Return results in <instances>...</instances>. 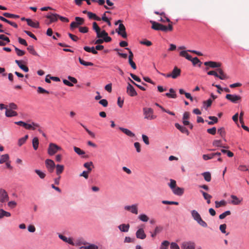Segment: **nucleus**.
<instances>
[{
    "label": "nucleus",
    "instance_id": "nucleus-1",
    "mask_svg": "<svg viewBox=\"0 0 249 249\" xmlns=\"http://www.w3.org/2000/svg\"><path fill=\"white\" fill-rule=\"evenodd\" d=\"M150 22L152 24V28L155 30L167 32L168 31H172L173 29V25L171 24H169L166 26L152 20H151Z\"/></svg>",
    "mask_w": 249,
    "mask_h": 249
},
{
    "label": "nucleus",
    "instance_id": "nucleus-2",
    "mask_svg": "<svg viewBox=\"0 0 249 249\" xmlns=\"http://www.w3.org/2000/svg\"><path fill=\"white\" fill-rule=\"evenodd\" d=\"M143 112L145 119L152 120L157 118V116L154 115V111L151 108L144 107Z\"/></svg>",
    "mask_w": 249,
    "mask_h": 249
},
{
    "label": "nucleus",
    "instance_id": "nucleus-3",
    "mask_svg": "<svg viewBox=\"0 0 249 249\" xmlns=\"http://www.w3.org/2000/svg\"><path fill=\"white\" fill-rule=\"evenodd\" d=\"M118 23H120L119 27L118 29L116 30V32L118 34V35L121 36L123 38H126L127 37V34L125 31V27L124 25L122 23V21L121 20H118L115 24H117Z\"/></svg>",
    "mask_w": 249,
    "mask_h": 249
},
{
    "label": "nucleus",
    "instance_id": "nucleus-4",
    "mask_svg": "<svg viewBox=\"0 0 249 249\" xmlns=\"http://www.w3.org/2000/svg\"><path fill=\"white\" fill-rule=\"evenodd\" d=\"M61 148L53 143L49 144L48 149V153L50 156H53L58 151L60 150Z\"/></svg>",
    "mask_w": 249,
    "mask_h": 249
},
{
    "label": "nucleus",
    "instance_id": "nucleus-5",
    "mask_svg": "<svg viewBox=\"0 0 249 249\" xmlns=\"http://www.w3.org/2000/svg\"><path fill=\"white\" fill-rule=\"evenodd\" d=\"M226 98L233 103H237L241 100V97L236 94H227Z\"/></svg>",
    "mask_w": 249,
    "mask_h": 249
},
{
    "label": "nucleus",
    "instance_id": "nucleus-6",
    "mask_svg": "<svg viewBox=\"0 0 249 249\" xmlns=\"http://www.w3.org/2000/svg\"><path fill=\"white\" fill-rule=\"evenodd\" d=\"M181 73V70L177 67H175L171 73L167 74V77H172L173 79H176L178 77Z\"/></svg>",
    "mask_w": 249,
    "mask_h": 249
},
{
    "label": "nucleus",
    "instance_id": "nucleus-7",
    "mask_svg": "<svg viewBox=\"0 0 249 249\" xmlns=\"http://www.w3.org/2000/svg\"><path fill=\"white\" fill-rule=\"evenodd\" d=\"M45 165L47 169L50 173H52L53 171L55 165L53 160L47 159L45 160Z\"/></svg>",
    "mask_w": 249,
    "mask_h": 249
},
{
    "label": "nucleus",
    "instance_id": "nucleus-8",
    "mask_svg": "<svg viewBox=\"0 0 249 249\" xmlns=\"http://www.w3.org/2000/svg\"><path fill=\"white\" fill-rule=\"evenodd\" d=\"M124 209L135 214L138 213V204H133L131 206L127 205L124 207Z\"/></svg>",
    "mask_w": 249,
    "mask_h": 249
},
{
    "label": "nucleus",
    "instance_id": "nucleus-9",
    "mask_svg": "<svg viewBox=\"0 0 249 249\" xmlns=\"http://www.w3.org/2000/svg\"><path fill=\"white\" fill-rule=\"evenodd\" d=\"M126 92L130 96L133 97L137 95V93L134 87L130 84H128L126 88Z\"/></svg>",
    "mask_w": 249,
    "mask_h": 249
},
{
    "label": "nucleus",
    "instance_id": "nucleus-10",
    "mask_svg": "<svg viewBox=\"0 0 249 249\" xmlns=\"http://www.w3.org/2000/svg\"><path fill=\"white\" fill-rule=\"evenodd\" d=\"M136 236L138 239L142 240H143L146 237V235L143 228H140L136 231Z\"/></svg>",
    "mask_w": 249,
    "mask_h": 249
},
{
    "label": "nucleus",
    "instance_id": "nucleus-11",
    "mask_svg": "<svg viewBox=\"0 0 249 249\" xmlns=\"http://www.w3.org/2000/svg\"><path fill=\"white\" fill-rule=\"evenodd\" d=\"M204 64L206 66H209L212 68H220L222 64L220 62H217L214 61H207L204 62Z\"/></svg>",
    "mask_w": 249,
    "mask_h": 249
},
{
    "label": "nucleus",
    "instance_id": "nucleus-12",
    "mask_svg": "<svg viewBox=\"0 0 249 249\" xmlns=\"http://www.w3.org/2000/svg\"><path fill=\"white\" fill-rule=\"evenodd\" d=\"M8 200L7 192L2 189H0V202H4Z\"/></svg>",
    "mask_w": 249,
    "mask_h": 249
},
{
    "label": "nucleus",
    "instance_id": "nucleus-13",
    "mask_svg": "<svg viewBox=\"0 0 249 249\" xmlns=\"http://www.w3.org/2000/svg\"><path fill=\"white\" fill-rule=\"evenodd\" d=\"M181 248L183 249H195V244L192 242H184L182 243Z\"/></svg>",
    "mask_w": 249,
    "mask_h": 249
},
{
    "label": "nucleus",
    "instance_id": "nucleus-14",
    "mask_svg": "<svg viewBox=\"0 0 249 249\" xmlns=\"http://www.w3.org/2000/svg\"><path fill=\"white\" fill-rule=\"evenodd\" d=\"M172 191L174 194L178 196H181L183 194L184 190L183 188L176 186Z\"/></svg>",
    "mask_w": 249,
    "mask_h": 249
},
{
    "label": "nucleus",
    "instance_id": "nucleus-15",
    "mask_svg": "<svg viewBox=\"0 0 249 249\" xmlns=\"http://www.w3.org/2000/svg\"><path fill=\"white\" fill-rule=\"evenodd\" d=\"M217 71L219 74L217 77L221 80H225L229 78V77L224 73V71L221 68L217 69Z\"/></svg>",
    "mask_w": 249,
    "mask_h": 249
},
{
    "label": "nucleus",
    "instance_id": "nucleus-16",
    "mask_svg": "<svg viewBox=\"0 0 249 249\" xmlns=\"http://www.w3.org/2000/svg\"><path fill=\"white\" fill-rule=\"evenodd\" d=\"M231 197L232 199V200L231 201V203L233 205H237L241 203V201H242V199H240L238 197H237V196L235 195H231Z\"/></svg>",
    "mask_w": 249,
    "mask_h": 249
},
{
    "label": "nucleus",
    "instance_id": "nucleus-17",
    "mask_svg": "<svg viewBox=\"0 0 249 249\" xmlns=\"http://www.w3.org/2000/svg\"><path fill=\"white\" fill-rule=\"evenodd\" d=\"M175 126L182 133H185V134H187V135H189V132L188 131V130L185 127L180 125L178 123L175 124Z\"/></svg>",
    "mask_w": 249,
    "mask_h": 249
},
{
    "label": "nucleus",
    "instance_id": "nucleus-18",
    "mask_svg": "<svg viewBox=\"0 0 249 249\" xmlns=\"http://www.w3.org/2000/svg\"><path fill=\"white\" fill-rule=\"evenodd\" d=\"M59 15L56 14H51L46 16V18L50 19V22L56 21Z\"/></svg>",
    "mask_w": 249,
    "mask_h": 249
},
{
    "label": "nucleus",
    "instance_id": "nucleus-19",
    "mask_svg": "<svg viewBox=\"0 0 249 249\" xmlns=\"http://www.w3.org/2000/svg\"><path fill=\"white\" fill-rule=\"evenodd\" d=\"M5 115L7 117H11L17 116L18 113L16 111H15L12 109L7 108L5 111Z\"/></svg>",
    "mask_w": 249,
    "mask_h": 249
},
{
    "label": "nucleus",
    "instance_id": "nucleus-20",
    "mask_svg": "<svg viewBox=\"0 0 249 249\" xmlns=\"http://www.w3.org/2000/svg\"><path fill=\"white\" fill-rule=\"evenodd\" d=\"M129 224H122L118 226L119 229L122 232H127L129 229Z\"/></svg>",
    "mask_w": 249,
    "mask_h": 249
},
{
    "label": "nucleus",
    "instance_id": "nucleus-21",
    "mask_svg": "<svg viewBox=\"0 0 249 249\" xmlns=\"http://www.w3.org/2000/svg\"><path fill=\"white\" fill-rule=\"evenodd\" d=\"M119 129L128 136L130 137H134L135 136V134L128 129L123 127H119Z\"/></svg>",
    "mask_w": 249,
    "mask_h": 249
},
{
    "label": "nucleus",
    "instance_id": "nucleus-22",
    "mask_svg": "<svg viewBox=\"0 0 249 249\" xmlns=\"http://www.w3.org/2000/svg\"><path fill=\"white\" fill-rule=\"evenodd\" d=\"M16 63L18 65V66L22 70L25 72H28L29 71V69L28 67L25 65H24L21 64V61L20 60H16Z\"/></svg>",
    "mask_w": 249,
    "mask_h": 249
},
{
    "label": "nucleus",
    "instance_id": "nucleus-23",
    "mask_svg": "<svg viewBox=\"0 0 249 249\" xmlns=\"http://www.w3.org/2000/svg\"><path fill=\"white\" fill-rule=\"evenodd\" d=\"M191 215L195 220L197 222L201 217L199 213L196 210L191 211Z\"/></svg>",
    "mask_w": 249,
    "mask_h": 249
},
{
    "label": "nucleus",
    "instance_id": "nucleus-24",
    "mask_svg": "<svg viewBox=\"0 0 249 249\" xmlns=\"http://www.w3.org/2000/svg\"><path fill=\"white\" fill-rule=\"evenodd\" d=\"M27 23L29 26L35 28H38L39 27L38 22H35L31 19H27Z\"/></svg>",
    "mask_w": 249,
    "mask_h": 249
},
{
    "label": "nucleus",
    "instance_id": "nucleus-25",
    "mask_svg": "<svg viewBox=\"0 0 249 249\" xmlns=\"http://www.w3.org/2000/svg\"><path fill=\"white\" fill-rule=\"evenodd\" d=\"M187 51H182L179 53V55L186 58L188 60H192V56L187 53Z\"/></svg>",
    "mask_w": 249,
    "mask_h": 249
},
{
    "label": "nucleus",
    "instance_id": "nucleus-26",
    "mask_svg": "<svg viewBox=\"0 0 249 249\" xmlns=\"http://www.w3.org/2000/svg\"><path fill=\"white\" fill-rule=\"evenodd\" d=\"M84 50L89 53H91L94 54H96L98 53L97 51L95 49L94 47H89L88 46H85L84 47Z\"/></svg>",
    "mask_w": 249,
    "mask_h": 249
},
{
    "label": "nucleus",
    "instance_id": "nucleus-27",
    "mask_svg": "<svg viewBox=\"0 0 249 249\" xmlns=\"http://www.w3.org/2000/svg\"><path fill=\"white\" fill-rule=\"evenodd\" d=\"M170 93H166L165 95L169 97L172 98H177V94H176V92L173 89H169Z\"/></svg>",
    "mask_w": 249,
    "mask_h": 249
},
{
    "label": "nucleus",
    "instance_id": "nucleus-28",
    "mask_svg": "<svg viewBox=\"0 0 249 249\" xmlns=\"http://www.w3.org/2000/svg\"><path fill=\"white\" fill-rule=\"evenodd\" d=\"M200 192L202 194L204 199L207 200V203L208 204H210L211 203V199L212 198V196L202 191H200Z\"/></svg>",
    "mask_w": 249,
    "mask_h": 249
},
{
    "label": "nucleus",
    "instance_id": "nucleus-29",
    "mask_svg": "<svg viewBox=\"0 0 249 249\" xmlns=\"http://www.w3.org/2000/svg\"><path fill=\"white\" fill-rule=\"evenodd\" d=\"M79 63L85 66H92L94 65L93 63L90 62H86L82 59L80 57L78 58Z\"/></svg>",
    "mask_w": 249,
    "mask_h": 249
},
{
    "label": "nucleus",
    "instance_id": "nucleus-30",
    "mask_svg": "<svg viewBox=\"0 0 249 249\" xmlns=\"http://www.w3.org/2000/svg\"><path fill=\"white\" fill-rule=\"evenodd\" d=\"M56 173L57 175H59L63 172L64 167L63 165L57 164L56 166Z\"/></svg>",
    "mask_w": 249,
    "mask_h": 249
},
{
    "label": "nucleus",
    "instance_id": "nucleus-31",
    "mask_svg": "<svg viewBox=\"0 0 249 249\" xmlns=\"http://www.w3.org/2000/svg\"><path fill=\"white\" fill-rule=\"evenodd\" d=\"M32 144L34 149L36 150L37 149L39 144V140L37 137H35L32 141Z\"/></svg>",
    "mask_w": 249,
    "mask_h": 249
},
{
    "label": "nucleus",
    "instance_id": "nucleus-32",
    "mask_svg": "<svg viewBox=\"0 0 249 249\" xmlns=\"http://www.w3.org/2000/svg\"><path fill=\"white\" fill-rule=\"evenodd\" d=\"M27 49L28 51V52L32 54L35 55V56L38 55V53H36V52L34 49L33 46L30 45V46H28L27 48Z\"/></svg>",
    "mask_w": 249,
    "mask_h": 249
},
{
    "label": "nucleus",
    "instance_id": "nucleus-33",
    "mask_svg": "<svg viewBox=\"0 0 249 249\" xmlns=\"http://www.w3.org/2000/svg\"><path fill=\"white\" fill-rule=\"evenodd\" d=\"M3 15L7 18H19L18 15L11 14L9 13H3Z\"/></svg>",
    "mask_w": 249,
    "mask_h": 249
},
{
    "label": "nucleus",
    "instance_id": "nucleus-34",
    "mask_svg": "<svg viewBox=\"0 0 249 249\" xmlns=\"http://www.w3.org/2000/svg\"><path fill=\"white\" fill-rule=\"evenodd\" d=\"M213 145L216 147H221L224 148H228V147L224 146L222 144V142L221 140H214L213 142Z\"/></svg>",
    "mask_w": 249,
    "mask_h": 249
},
{
    "label": "nucleus",
    "instance_id": "nucleus-35",
    "mask_svg": "<svg viewBox=\"0 0 249 249\" xmlns=\"http://www.w3.org/2000/svg\"><path fill=\"white\" fill-rule=\"evenodd\" d=\"M170 245V243L168 241H163L160 247V249H168L169 246Z\"/></svg>",
    "mask_w": 249,
    "mask_h": 249
},
{
    "label": "nucleus",
    "instance_id": "nucleus-36",
    "mask_svg": "<svg viewBox=\"0 0 249 249\" xmlns=\"http://www.w3.org/2000/svg\"><path fill=\"white\" fill-rule=\"evenodd\" d=\"M28 138V135H26L24 137H22V138L19 139L18 141V145L19 146H21L22 144H23L26 141V140H27Z\"/></svg>",
    "mask_w": 249,
    "mask_h": 249
},
{
    "label": "nucleus",
    "instance_id": "nucleus-37",
    "mask_svg": "<svg viewBox=\"0 0 249 249\" xmlns=\"http://www.w3.org/2000/svg\"><path fill=\"white\" fill-rule=\"evenodd\" d=\"M215 207L218 208L221 206H225L226 205V202L223 200L220 201H215Z\"/></svg>",
    "mask_w": 249,
    "mask_h": 249
},
{
    "label": "nucleus",
    "instance_id": "nucleus-38",
    "mask_svg": "<svg viewBox=\"0 0 249 249\" xmlns=\"http://www.w3.org/2000/svg\"><path fill=\"white\" fill-rule=\"evenodd\" d=\"M202 175L205 180L208 182H209L211 180V175L209 172H204L202 174Z\"/></svg>",
    "mask_w": 249,
    "mask_h": 249
},
{
    "label": "nucleus",
    "instance_id": "nucleus-39",
    "mask_svg": "<svg viewBox=\"0 0 249 249\" xmlns=\"http://www.w3.org/2000/svg\"><path fill=\"white\" fill-rule=\"evenodd\" d=\"M35 172L39 177V178L41 179L44 178L46 177L45 173L39 170L36 169L35 170Z\"/></svg>",
    "mask_w": 249,
    "mask_h": 249
},
{
    "label": "nucleus",
    "instance_id": "nucleus-40",
    "mask_svg": "<svg viewBox=\"0 0 249 249\" xmlns=\"http://www.w3.org/2000/svg\"><path fill=\"white\" fill-rule=\"evenodd\" d=\"M9 155L8 154H4L1 156L0 158V163H3L6 162L9 160Z\"/></svg>",
    "mask_w": 249,
    "mask_h": 249
},
{
    "label": "nucleus",
    "instance_id": "nucleus-41",
    "mask_svg": "<svg viewBox=\"0 0 249 249\" xmlns=\"http://www.w3.org/2000/svg\"><path fill=\"white\" fill-rule=\"evenodd\" d=\"M83 249H98V246L94 244H89L88 246L81 247Z\"/></svg>",
    "mask_w": 249,
    "mask_h": 249
},
{
    "label": "nucleus",
    "instance_id": "nucleus-42",
    "mask_svg": "<svg viewBox=\"0 0 249 249\" xmlns=\"http://www.w3.org/2000/svg\"><path fill=\"white\" fill-rule=\"evenodd\" d=\"M138 218L143 222H147L149 220L148 217L145 214H142L139 215Z\"/></svg>",
    "mask_w": 249,
    "mask_h": 249
},
{
    "label": "nucleus",
    "instance_id": "nucleus-43",
    "mask_svg": "<svg viewBox=\"0 0 249 249\" xmlns=\"http://www.w3.org/2000/svg\"><path fill=\"white\" fill-rule=\"evenodd\" d=\"M91 166H93V162L91 161L87 162L84 164V166L88 170V171L89 173L92 170L91 168L90 167Z\"/></svg>",
    "mask_w": 249,
    "mask_h": 249
},
{
    "label": "nucleus",
    "instance_id": "nucleus-44",
    "mask_svg": "<svg viewBox=\"0 0 249 249\" xmlns=\"http://www.w3.org/2000/svg\"><path fill=\"white\" fill-rule=\"evenodd\" d=\"M80 25H81V23H78L76 21H73L70 24V29L71 30H73L74 29L78 27Z\"/></svg>",
    "mask_w": 249,
    "mask_h": 249
},
{
    "label": "nucleus",
    "instance_id": "nucleus-45",
    "mask_svg": "<svg viewBox=\"0 0 249 249\" xmlns=\"http://www.w3.org/2000/svg\"><path fill=\"white\" fill-rule=\"evenodd\" d=\"M14 48L18 56H21L25 54V52L24 51L21 50L15 46H14Z\"/></svg>",
    "mask_w": 249,
    "mask_h": 249
},
{
    "label": "nucleus",
    "instance_id": "nucleus-46",
    "mask_svg": "<svg viewBox=\"0 0 249 249\" xmlns=\"http://www.w3.org/2000/svg\"><path fill=\"white\" fill-rule=\"evenodd\" d=\"M168 185L172 190L175 187L177 186L176 181L175 180L171 179L170 180V183L168 184Z\"/></svg>",
    "mask_w": 249,
    "mask_h": 249
},
{
    "label": "nucleus",
    "instance_id": "nucleus-47",
    "mask_svg": "<svg viewBox=\"0 0 249 249\" xmlns=\"http://www.w3.org/2000/svg\"><path fill=\"white\" fill-rule=\"evenodd\" d=\"M74 151L75 153H76L79 155H82L85 154V152L81 150L80 148L74 146L73 147Z\"/></svg>",
    "mask_w": 249,
    "mask_h": 249
},
{
    "label": "nucleus",
    "instance_id": "nucleus-48",
    "mask_svg": "<svg viewBox=\"0 0 249 249\" xmlns=\"http://www.w3.org/2000/svg\"><path fill=\"white\" fill-rule=\"evenodd\" d=\"M218 133L221 136L222 138H224L226 135V131L224 127H220L218 129Z\"/></svg>",
    "mask_w": 249,
    "mask_h": 249
},
{
    "label": "nucleus",
    "instance_id": "nucleus-49",
    "mask_svg": "<svg viewBox=\"0 0 249 249\" xmlns=\"http://www.w3.org/2000/svg\"><path fill=\"white\" fill-rule=\"evenodd\" d=\"M231 214V212L230 211H227L225 212L224 213H222V214H221L219 215V218L220 219H223L225 218L227 216L230 215Z\"/></svg>",
    "mask_w": 249,
    "mask_h": 249
},
{
    "label": "nucleus",
    "instance_id": "nucleus-50",
    "mask_svg": "<svg viewBox=\"0 0 249 249\" xmlns=\"http://www.w3.org/2000/svg\"><path fill=\"white\" fill-rule=\"evenodd\" d=\"M93 30L95 31L96 34L99 35L98 32L100 31V28L98 25L97 23L96 22H94L93 23Z\"/></svg>",
    "mask_w": 249,
    "mask_h": 249
},
{
    "label": "nucleus",
    "instance_id": "nucleus-51",
    "mask_svg": "<svg viewBox=\"0 0 249 249\" xmlns=\"http://www.w3.org/2000/svg\"><path fill=\"white\" fill-rule=\"evenodd\" d=\"M99 35H97V37L98 38H104L105 36H107L108 34L105 30H103L101 31V30L98 32Z\"/></svg>",
    "mask_w": 249,
    "mask_h": 249
},
{
    "label": "nucleus",
    "instance_id": "nucleus-52",
    "mask_svg": "<svg viewBox=\"0 0 249 249\" xmlns=\"http://www.w3.org/2000/svg\"><path fill=\"white\" fill-rule=\"evenodd\" d=\"M81 125L84 128L86 131L92 138H94L95 137V135L93 132L89 130L86 126H85L83 124H81Z\"/></svg>",
    "mask_w": 249,
    "mask_h": 249
},
{
    "label": "nucleus",
    "instance_id": "nucleus-53",
    "mask_svg": "<svg viewBox=\"0 0 249 249\" xmlns=\"http://www.w3.org/2000/svg\"><path fill=\"white\" fill-rule=\"evenodd\" d=\"M162 203L163 204H168V205H178V202L177 201H167V200H162Z\"/></svg>",
    "mask_w": 249,
    "mask_h": 249
},
{
    "label": "nucleus",
    "instance_id": "nucleus-54",
    "mask_svg": "<svg viewBox=\"0 0 249 249\" xmlns=\"http://www.w3.org/2000/svg\"><path fill=\"white\" fill-rule=\"evenodd\" d=\"M214 158V155L213 153H211L209 154H204L203 155V159L206 160L210 159H212Z\"/></svg>",
    "mask_w": 249,
    "mask_h": 249
},
{
    "label": "nucleus",
    "instance_id": "nucleus-55",
    "mask_svg": "<svg viewBox=\"0 0 249 249\" xmlns=\"http://www.w3.org/2000/svg\"><path fill=\"white\" fill-rule=\"evenodd\" d=\"M159 21L165 23V22H167L169 23V24H172V22H171L169 18L164 16L163 18H160L159 19Z\"/></svg>",
    "mask_w": 249,
    "mask_h": 249
},
{
    "label": "nucleus",
    "instance_id": "nucleus-56",
    "mask_svg": "<svg viewBox=\"0 0 249 249\" xmlns=\"http://www.w3.org/2000/svg\"><path fill=\"white\" fill-rule=\"evenodd\" d=\"M197 222L203 227L206 228L208 226L207 224L201 218Z\"/></svg>",
    "mask_w": 249,
    "mask_h": 249
},
{
    "label": "nucleus",
    "instance_id": "nucleus-57",
    "mask_svg": "<svg viewBox=\"0 0 249 249\" xmlns=\"http://www.w3.org/2000/svg\"><path fill=\"white\" fill-rule=\"evenodd\" d=\"M207 132L212 135H215L216 132V129L215 127H213L211 128H209L207 130Z\"/></svg>",
    "mask_w": 249,
    "mask_h": 249
},
{
    "label": "nucleus",
    "instance_id": "nucleus-58",
    "mask_svg": "<svg viewBox=\"0 0 249 249\" xmlns=\"http://www.w3.org/2000/svg\"><path fill=\"white\" fill-rule=\"evenodd\" d=\"M142 139L143 141V142L146 144L148 145L149 144V138L148 137L144 134L142 135Z\"/></svg>",
    "mask_w": 249,
    "mask_h": 249
},
{
    "label": "nucleus",
    "instance_id": "nucleus-59",
    "mask_svg": "<svg viewBox=\"0 0 249 249\" xmlns=\"http://www.w3.org/2000/svg\"><path fill=\"white\" fill-rule=\"evenodd\" d=\"M68 36L73 41L76 42L79 39V38L76 36H75L71 33H68Z\"/></svg>",
    "mask_w": 249,
    "mask_h": 249
},
{
    "label": "nucleus",
    "instance_id": "nucleus-60",
    "mask_svg": "<svg viewBox=\"0 0 249 249\" xmlns=\"http://www.w3.org/2000/svg\"><path fill=\"white\" fill-rule=\"evenodd\" d=\"M79 31L82 33H86L88 32L89 29L87 27H79Z\"/></svg>",
    "mask_w": 249,
    "mask_h": 249
},
{
    "label": "nucleus",
    "instance_id": "nucleus-61",
    "mask_svg": "<svg viewBox=\"0 0 249 249\" xmlns=\"http://www.w3.org/2000/svg\"><path fill=\"white\" fill-rule=\"evenodd\" d=\"M212 103V101L210 99L203 102L204 106L205 107L206 106L207 107H210L211 106Z\"/></svg>",
    "mask_w": 249,
    "mask_h": 249
},
{
    "label": "nucleus",
    "instance_id": "nucleus-62",
    "mask_svg": "<svg viewBox=\"0 0 249 249\" xmlns=\"http://www.w3.org/2000/svg\"><path fill=\"white\" fill-rule=\"evenodd\" d=\"M18 42L20 44H22V45H24L25 46H27V45H28L26 41L24 39H23V38H22L21 37H18Z\"/></svg>",
    "mask_w": 249,
    "mask_h": 249
},
{
    "label": "nucleus",
    "instance_id": "nucleus-63",
    "mask_svg": "<svg viewBox=\"0 0 249 249\" xmlns=\"http://www.w3.org/2000/svg\"><path fill=\"white\" fill-rule=\"evenodd\" d=\"M135 148L136 149V151L138 153H140L141 151V145L139 142H135L134 144Z\"/></svg>",
    "mask_w": 249,
    "mask_h": 249
},
{
    "label": "nucleus",
    "instance_id": "nucleus-64",
    "mask_svg": "<svg viewBox=\"0 0 249 249\" xmlns=\"http://www.w3.org/2000/svg\"><path fill=\"white\" fill-rule=\"evenodd\" d=\"M171 249H180L178 245L175 242H172L170 244Z\"/></svg>",
    "mask_w": 249,
    "mask_h": 249
}]
</instances>
